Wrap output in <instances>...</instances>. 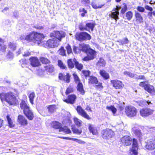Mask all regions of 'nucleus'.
Instances as JSON below:
<instances>
[{"mask_svg": "<svg viewBox=\"0 0 155 155\" xmlns=\"http://www.w3.org/2000/svg\"><path fill=\"white\" fill-rule=\"evenodd\" d=\"M124 74L127 76L129 77L132 78H134V79H135V78L136 77L135 76L137 75L136 74L132 73L131 72L127 71H124Z\"/></svg>", "mask_w": 155, "mask_h": 155, "instance_id": "32", "label": "nucleus"}, {"mask_svg": "<svg viewBox=\"0 0 155 155\" xmlns=\"http://www.w3.org/2000/svg\"><path fill=\"white\" fill-rule=\"evenodd\" d=\"M6 118L8 120V123L9 124V126L10 127H14V124H13L11 118H10L9 116L8 115H7L6 116Z\"/></svg>", "mask_w": 155, "mask_h": 155, "instance_id": "37", "label": "nucleus"}, {"mask_svg": "<svg viewBox=\"0 0 155 155\" xmlns=\"http://www.w3.org/2000/svg\"><path fill=\"white\" fill-rule=\"evenodd\" d=\"M0 97L2 101H5L11 105L16 103L15 97L12 92L0 93Z\"/></svg>", "mask_w": 155, "mask_h": 155, "instance_id": "3", "label": "nucleus"}, {"mask_svg": "<svg viewBox=\"0 0 155 155\" xmlns=\"http://www.w3.org/2000/svg\"><path fill=\"white\" fill-rule=\"evenodd\" d=\"M73 61L74 62L75 66L77 68L80 70H81L83 68V66L82 64H79L75 58L73 59Z\"/></svg>", "mask_w": 155, "mask_h": 155, "instance_id": "29", "label": "nucleus"}, {"mask_svg": "<svg viewBox=\"0 0 155 155\" xmlns=\"http://www.w3.org/2000/svg\"><path fill=\"white\" fill-rule=\"evenodd\" d=\"M98 82V81L96 77L93 76L90 77L89 81V83L97 84Z\"/></svg>", "mask_w": 155, "mask_h": 155, "instance_id": "30", "label": "nucleus"}, {"mask_svg": "<svg viewBox=\"0 0 155 155\" xmlns=\"http://www.w3.org/2000/svg\"><path fill=\"white\" fill-rule=\"evenodd\" d=\"M73 92V90L72 87H69L66 90L65 93L66 94H68L72 92Z\"/></svg>", "mask_w": 155, "mask_h": 155, "instance_id": "53", "label": "nucleus"}, {"mask_svg": "<svg viewBox=\"0 0 155 155\" xmlns=\"http://www.w3.org/2000/svg\"><path fill=\"white\" fill-rule=\"evenodd\" d=\"M20 62L22 64V67H23L24 66H22L23 65L27 64V63L25 59H22L20 61Z\"/></svg>", "mask_w": 155, "mask_h": 155, "instance_id": "60", "label": "nucleus"}, {"mask_svg": "<svg viewBox=\"0 0 155 155\" xmlns=\"http://www.w3.org/2000/svg\"><path fill=\"white\" fill-rule=\"evenodd\" d=\"M137 10L141 12H144L145 11L144 8L141 6H138L137 8Z\"/></svg>", "mask_w": 155, "mask_h": 155, "instance_id": "58", "label": "nucleus"}, {"mask_svg": "<svg viewBox=\"0 0 155 155\" xmlns=\"http://www.w3.org/2000/svg\"><path fill=\"white\" fill-rule=\"evenodd\" d=\"M30 64L33 67H37L39 66L40 64L38 59L35 57H31L29 59Z\"/></svg>", "mask_w": 155, "mask_h": 155, "instance_id": "14", "label": "nucleus"}, {"mask_svg": "<svg viewBox=\"0 0 155 155\" xmlns=\"http://www.w3.org/2000/svg\"><path fill=\"white\" fill-rule=\"evenodd\" d=\"M45 71L48 72L52 73L54 71V67L52 64H49L45 67Z\"/></svg>", "mask_w": 155, "mask_h": 155, "instance_id": "25", "label": "nucleus"}, {"mask_svg": "<svg viewBox=\"0 0 155 155\" xmlns=\"http://www.w3.org/2000/svg\"><path fill=\"white\" fill-rule=\"evenodd\" d=\"M125 112L127 116L131 117L135 116L137 112V110L134 107L128 106L126 107Z\"/></svg>", "mask_w": 155, "mask_h": 155, "instance_id": "5", "label": "nucleus"}, {"mask_svg": "<svg viewBox=\"0 0 155 155\" xmlns=\"http://www.w3.org/2000/svg\"><path fill=\"white\" fill-rule=\"evenodd\" d=\"M106 109L111 110L112 111V113L113 114H115L116 111L117 109H116L113 106H107V107L106 108Z\"/></svg>", "mask_w": 155, "mask_h": 155, "instance_id": "42", "label": "nucleus"}, {"mask_svg": "<svg viewBox=\"0 0 155 155\" xmlns=\"http://www.w3.org/2000/svg\"><path fill=\"white\" fill-rule=\"evenodd\" d=\"M145 148L148 150H153L155 148V143L154 140L150 139L148 140L145 146Z\"/></svg>", "mask_w": 155, "mask_h": 155, "instance_id": "15", "label": "nucleus"}, {"mask_svg": "<svg viewBox=\"0 0 155 155\" xmlns=\"http://www.w3.org/2000/svg\"><path fill=\"white\" fill-rule=\"evenodd\" d=\"M59 54L62 56H66L65 51L63 47H61L59 50Z\"/></svg>", "mask_w": 155, "mask_h": 155, "instance_id": "48", "label": "nucleus"}, {"mask_svg": "<svg viewBox=\"0 0 155 155\" xmlns=\"http://www.w3.org/2000/svg\"><path fill=\"white\" fill-rule=\"evenodd\" d=\"M144 90L151 94H153L155 91L154 87L148 84H147Z\"/></svg>", "mask_w": 155, "mask_h": 155, "instance_id": "20", "label": "nucleus"}, {"mask_svg": "<svg viewBox=\"0 0 155 155\" xmlns=\"http://www.w3.org/2000/svg\"><path fill=\"white\" fill-rule=\"evenodd\" d=\"M52 127L54 128L58 129L61 128V124L57 121H53L51 124Z\"/></svg>", "mask_w": 155, "mask_h": 155, "instance_id": "28", "label": "nucleus"}, {"mask_svg": "<svg viewBox=\"0 0 155 155\" xmlns=\"http://www.w3.org/2000/svg\"><path fill=\"white\" fill-rule=\"evenodd\" d=\"M145 82H140L139 84V86L142 87H144V89H145V87L147 85V84H146Z\"/></svg>", "mask_w": 155, "mask_h": 155, "instance_id": "63", "label": "nucleus"}, {"mask_svg": "<svg viewBox=\"0 0 155 155\" xmlns=\"http://www.w3.org/2000/svg\"><path fill=\"white\" fill-rule=\"evenodd\" d=\"M100 73L101 75L105 79H107L109 78V74L106 72L104 70H100Z\"/></svg>", "mask_w": 155, "mask_h": 155, "instance_id": "26", "label": "nucleus"}, {"mask_svg": "<svg viewBox=\"0 0 155 155\" xmlns=\"http://www.w3.org/2000/svg\"><path fill=\"white\" fill-rule=\"evenodd\" d=\"M66 48L67 51V53L68 54H69L72 52L71 47L69 45H68L66 46Z\"/></svg>", "mask_w": 155, "mask_h": 155, "instance_id": "52", "label": "nucleus"}, {"mask_svg": "<svg viewBox=\"0 0 155 155\" xmlns=\"http://www.w3.org/2000/svg\"><path fill=\"white\" fill-rule=\"evenodd\" d=\"M44 36L43 34L36 32H33L26 36L25 39L27 41H32L35 43L40 45L42 43Z\"/></svg>", "mask_w": 155, "mask_h": 155, "instance_id": "2", "label": "nucleus"}, {"mask_svg": "<svg viewBox=\"0 0 155 155\" xmlns=\"http://www.w3.org/2000/svg\"><path fill=\"white\" fill-rule=\"evenodd\" d=\"M40 61L43 64H47L50 62V61L47 58L41 57L40 58Z\"/></svg>", "mask_w": 155, "mask_h": 155, "instance_id": "40", "label": "nucleus"}, {"mask_svg": "<svg viewBox=\"0 0 155 155\" xmlns=\"http://www.w3.org/2000/svg\"><path fill=\"white\" fill-rule=\"evenodd\" d=\"M132 130H133V132L135 134H136L137 133L138 131H139V130H138V129L135 127H133V128H132Z\"/></svg>", "mask_w": 155, "mask_h": 155, "instance_id": "62", "label": "nucleus"}, {"mask_svg": "<svg viewBox=\"0 0 155 155\" xmlns=\"http://www.w3.org/2000/svg\"><path fill=\"white\" fill-rule=\"evenodd\" d=\"M110 82L113 87L116 89H122L124 86V84L122 82L117 80H111Z\"/></svg>", "mask_w": 155, "mask_h": 155, "instance_id": "9", "label": "nucleus"}, {"mask_svg": "<svg viewBox=\"0 0 155 155\" xmlns=\"http://www.w3.org/2000/svg\"><path fill=\"white\" fill-rule=\"evenodd\" d=\"M27 118L30 120H32L34 118V115L33 112L30 109L24 112Z\"/></svg>", "mask_w": 155, "mask_h": 155, "instance_id": "22", "label": "nucleus"}, {"mask_svg": "<svg viewBox=\"0 0 155 155\" xmlns=\"http://www.w3.org/2000/svg\"><path fill=\"white\" fill-rule=\"evenodd\" d=\"M79 29L81 31H83L84 30L88 31V30L86 28V25L85 26L82 23H80L79 25Z\"/></svg>", "mask_w": 155, "mask_h": 155, "instance_id": "46", "label": "nucleus"}, {"mask_svg": "<svg viewBox=\"0 0 155 155\" xmlns=\"http://www.w3.org/2000/svg\"><path fill=\"white\" fill-rule=\"evenodd\" d=\"M76 98V96L74 95H71L68 96V98L64 100V101L67 103L73 104L75 103Z\"/></svg>", "mask_w": 155, "mask_h": 155, "instance_id": "17", "label": "nucleus"}, {"mask_svg": "<svg viewBox=\"0 0 155 155\" xmlns=\"http://www.w3.org/2000/svg\"><path fill=\"white\" fill-rule=\"evenodd\" d=\"M48 111L50 113L54 112L56 109V106L54 105H52L49 106L48 107Z\"/></svg>", "mask_w": 155, "mask_h": 155, "instance_id": "36", "label": "nucleus"}, {"mask_svg": "<svg viewBox=\"0 0 155 155\" xmlns=\"http://www.w3.org/2000/svg\"><path fill=\"white\" fill-rule=\"evenodd\" d=\"M89 130L91 133L93 134L97 135L98 134L97 130V128L93 125L89 124Z\"/></svg>", "mask_w": 155, "mask_h": 155, "instance_id": "23", "label": "nucleus"}, {"mask_svg": "<svg viewBox=\"0 0 155 155\" xmlns=\"http://www.w3.org/2000/svg\"><path fill=\"white\" fill-rule=\"evenodd\" d=\"M123 6L121 10V13L122 14H124L127 9V5L125 3L123 4Z\"/></svg>", "mask_w": 155, "mask_h": 155, "instance_id": "50", "label": "nucleus"}, {"mask_svg": "<svg viewBox=\"0 0 155 155\" xmlns=\"http://www.w3.org/2000/svg\"><path fill=\"white\" fill-rule=\"evenodd\" d=\"M97 64L98 66L104 67L106 64L104 60L102 58H100L97 62Z\"/></svg>", "mask_w": 155, "mask_h": 155, "instance_id": "31", "label": "nucleus"}, {"mask_svg": "<svg viewBox=\"0 0 155 155\" xmlns=\"http://www.w3.org/2000/svg\"><path fill=\"white\" fill-rule=\"evenodd\" d=\"M17 122L19 124L22 126H26L28 124L27 120L23 115H19L17 119Z\"/></svg>", "mask_w": 155, "mask_h": 155, "instance_id": "11", "label": "nucleus"}, {"mask_svg": "<svg viewBox=\"0 0 155 155\" xmlns=\"http://www.w3.org/2000/svg\"><path fill=\"white\" fill-rule=\"evenodd\" d=\"M135 15L136 18V21L137 22L140 23L143 22V18L140 13L138 12H135Z\"/></svg>", "mask_w": 155, "mask_h": 155, "instance_id": "24", "label": "nucleus"}, {"mask_svg": "<svg viewBox=\"0 0 155 155\" xmlns=\"http://www.w3.org/2000/svg\"><path fill=\"white\" fill-rule=\"evenodd\" d=\"M72 140L76 141L80 144H83L85 143V142L81 140L76 138H72Z\"/></svg>", "mask_w": 155, "mask_h": 155, "instance_id": "51", "label": "nucleus"}, {"mask_svg": "<svg viewBox=\"0 0 155 155\" xmlns=\"http://www.w3.org/2000/svg\"><path fill=\"white\" fill-rule=\"evenodd\" d=\"M87 53V56L85 57L83 59L84 61H88L93 60L96 55V52L91 48L89 50Z\"/></svg>", "mask_w": 155, "mask_h": 155, "instance_id": "8", "label": "nucleus"}, {"mask_svg": "<svg viewBox=\"0 0 155 155\" xmlns=\"http://www.w3.org/2000/svg\"><path fill=\"white\" fill-rule=\"evenodd\" d=\"M58 66L62 69H64L66 68V66L63 64V62L60 60L58 61Z\"/></svg>", "mask_w": 155, "mask_h": 155, "instance_id": "44", "label": "nucleus"}, {"mask_svg": "<svg viewBox=\"0 0 155 155\" xmlns=\"http://www.w3.org/2000/svg\"><path fill=\"white\" fill-rule=\"evenodd\" d=\"M121 141L123 144L126 146L130 145L132 142V146L130 149V155H137L138 146L136 140L135 139H133L129 136H126L121 138Z\"/></svg>", "mask_w": 155, "mask_h": 155, "instance_id": "1", "label": "nucleus"}, {"mask_svg": "<svg viewBox=\"0 0 155 155\" xmlns=\"http://www.w3.org/2000/svg\"><path fill=\"white\" fill-rule=\"evenodd\" d=\"M59 44V41L57 39L53 38L48 40L44 44V46L46 48H55L58 47Z\"/></svg>", "mask_w": 155, "mask_h": 155, "instance_id": "4", "label": "nucleus"}, {"mask_svg": "<svg viewBox=\"0 0 155 155\" xmlns=\"http://www.w3.org/2000/svg\"><path fill=\"white\" fill-rule=\"evenodd\" d=\"M74 122L75 125L78 127H80L81 126L82 121L77 118L74 119Z\"/></svg>", "mask_w": 155, "mask_h": 155, "instance_id": "35", "label": "nucleus"}, {"mask_svg": "<svg viewBox=\"0 0 155 155\" xmlns=\"http://www.w3.org/2000/svg\"><path fill=\"white\" fill-rule=\"evenodd\" d=\"M77 111L79 114L87 119H90V118L86 112L80 106H78L76 109Z\"/></svg>", "mask_w": 155, "mask_h": 155, "instance_id": "12", "label": "nucleus"}, {"mask_svg": "<svg viewBox=\"0 0 155 155\" xmlns=\"http://www.w3.org/2000/svg\"><path fill=\"white\" fill-rule=\"evenodd\" d=\"M126 16L128 20H130L133 17L132 12L131 11L127 12L126 14Z\"/></svg>", "mask_w": 155, "mask_h": 155, "instance_id": "43", "label": "nucleus"}, {"mask_svg": "<svg viewBox=\"0 0 155 155\" xmlns=\"http://www.w3.org/2000/svg\"><path fill=\"white\" fill-rule=\"evenodd\" d=\"M55 34V38L57 39L59 41V42L61 41V39L62 38L65 37L66 35L65 33L62 31H56Z\"/></svg>", "mask_w": 155, "mask_h": 155, "instance_id": "16", "label": "nucleus"}, {"mask_svg": "<svg viewBox=\"0 0 155 155\" xmlns=\"http://www.w3.org/2000/svg\"><path fill=\"white\" fill-rule=\"evenodd\" d=\"M45 72L41 69H39L38 71V74L40 76H42L45 75Z\"/></svg>", "mask_w": 155, "mask_h": 155, "instance_id": "57", "label": "nucleus"}, {"mask_svg": "<svg viewBox=\"0 0 155 155\" xmlns=\"http://www.w3.org/2000/svg\"><path fill=\"white\" fill-rule=\"evenodd\" d=\"M35 97V95L34 92H32L29 96V100L31 103L33 104V103L34 99Z\"/></svg>", "mask_w": 155, "mask_h": 155, "instance_id": "41", "label": "nucleus"}, {"mask_svg": "<svg viewBox=\"0 0 155 155\" xmlns=\"http://www.w3.org/2000/svg\"><path fill=\"white\" fill-rule=\"evenodd\" d=\"M20 107L23 110V112L28 110L30 109L27 103L25 101L23 100L21 101L20 104Z\"/></svg>", "mask_w": 155, "mask_h": 155, "instance_id": "21", "label": "nucleus"}, {"mask_svg": "<svg viewBox=\"0 0 155 155\" xmlns=\"http://www.w3.org/2000/svg\"><path fill=\"white\" fill-rule=\"evenodd\" d=\"M117 42L120 43V45H123L124 44H128L129 41L127 38H125L123 40H118Z\"/></svg>", "mask_w": 155, "mask_h": 155, "instance_id": "34", "label": "nucleus"}, {"mask_svg": "<svg viewBox=\"0 0 155 155\" xmlns=\"http://www.w3.org/2000/svg\"><path fill=\"white\" fill-rule=\"evenodd\" d=\"M59 131H62L66 134H69L71 132L70 129L66 126H64L62 127H61L59 129Z\"/></svg>", "mask_w": 155, "mask_h": 155, "instance_id": "33", "label": "nucleus"}, {"mask_svg": "<svg viewBox=\"0 0 155 155\" xmlns=\"http://www.w3.org/2000/svg\"><path fill=\"white\" fill-rule=\"evenodd\" d=\"M34 28L37 29L42 30L43 29V27L39 25H35L34 26Z\"/></svg>", "mask_w": 155, "mask_h": 155, "instance_id": "64", "label": "nucleus"}, {"mask_svg": "<svg viewBox=\"0 0 155 155\" xmlns=\"http://www.w3.org/2000/svg\"><path fill=\"white\" fill-rule=\"evenodd\" d=\"M83 73L86 77H87L90 75L91 73L88 71H84Z\"/></svg>", "mask_w": 155, "mask_h": 155, "instance_id": "59", "label": "nucleus"}, {"mask_svg": "<svg viewBox=\"0 0 155 155\" xmlns=\"http://www.w3.org/2000/svg\"><path fill=\"white\" fill-rule=\"evenodd\" d=\"M102 137L105 139H109L113 137L114 132L111 129H106L102 130L101 132Z\"/></svg>", "mask_w": 155, "mask_h": 155, "instance_id": "6", "label": "nucleus"}, {"mask_svg": "<svg viewBox=\"0 0 155 155\" xmlns=\"http://www.w3.org/2000/svg\"><path fill=\"white\" fill-rule=\"evenodd\" d=\"M75 37L77 40L80 41L89 40L91 38L90 35L86 32L77 33L75 35Z\"/></svg>", "mask_w": 155, "mask_h": 155, "instance_id": "7", "label": "nucleus"}, {"mask_svg": "<svg viewBox=\"0 0 155 155\" xmlns=\"http://www.w3.org/2000/svg\"><path fill=\"white\" fill-rule=\"evenodd\" d=\"M94 26L95 25L93 23H89L86 24V28H87V27L91 29L92 31H93Z\"/></svg>", "mask_w": 155, "mask_h": 155, "instance_id": "39", "label": "nucleus"}, {"mask_svg": "<svg viewBox=\"0 0 155 155\" xmlns=\"http://www.w3.org/2000/svg\"><path fill=\"white\" fill-rule=\"evenodd\" d=\"M145 78L144 75H140L138 76V77H136L135 78V79H145Z\"/></svg>", "mask_w": 155, "mask_h": 155, "instance_id": "61", "label": "nucleus"}, {"mask_svg": "<svg viewBox=\"0 0 155 155\" xmlns=\"http://www.w3.org/2000/svg\"><path fill=\"white\" fill-rule=\"evenodd\" d=\"M77 90L79 92L82 94L84 93V91L83 88V85L81 83L79 82L77 85Z\"/></svg>", "mask_w": 155, "mask_h": 155, "instance_id": "27", "label": "nucleus"}, {"mask_svg": "<svg viewBox=\"0 0 155 155\" xmlns=\"http://www.w3.org/2000/svg\"><path fill=\"white\" fill-rule=\"evenodd\" d=\"M90 49L89 45L84 44L80 45L78 48L79 51H82L85 53L87 52Z\"/></svg>", "mask_w": 155, "mask_h": 155, "instance_id": "18", "label": "nucleus"}, {"mask_svg": "<svg viewBox=\"0 0 155 155\" xmlns=\"http://www.w3.org/2000/svg\"><path fill=\"white\" fill-rule=\"evenodd\" d=\"M72 130L74 133L77 134H81L82 132V130L81 129H78L75 128H73Z\"/></svg>", "mask_w": 155, "mask_h": 155, "instance_id": "47", "label": "nucleus"}, {"mask_svg": "<svg viewBox=\"0 0 155 155\" xmlns=\"http://www.w3.org/2000/svg\"><path fill=\"white\" fill-rule=\"evenodd\" d=\"M70 76L68 73L66 74V75L60 74L59 75V78L60 80L65 81L67 83L70 82Z\"/></svg>", "mask_w": 155, "mask_h": 155, "instance_id": "19", "label": "nucleus"}, {"mask_svg": "<svg viewBox=\"0 0 155 155\" xmlns=\"http://www.w3.org/2000/svg\"><path fill=\"white\" fill-rule=\"evenodd\" d=\"M73 76L74 77V79L76 83H79V82H80V80L78 78V77L76 74L75 73L73 74Z\"/></svg>", "mask_w": 155, "mask_h": 155, "instance_id": "56", "label": "nucleus"}, {"mask_svg": "<svg viewBox=\"0 0 155 155\" xmlns=\"http://www.w3.org/2000/svg\"><path fill=\"white\" fill-rule=\"evenodd\" d=\"M6 48V46L4 44H0V51L4 52L5 51Z\"/></svg>", "mask_w": 155, "mask_h": 155, "instance_id": "54", "label": "nucleus"}, {"mask_svg": "<svg viewBox=\"0 0 155 155\" xmlns=\"http://www.w3.org/2000/svg\"><path fill=\"white\" fill-rule=\"evenodd\" d=\"M7 58L10 59H12L13 58V55L12 52L9 51L7 56Z\"/></svg>", "mask_w": 155, "mask_h": 155, "instance_id": "55", "label": "nucleus"}, {"mask_svg": "<svg viewBox=\"0 0 155 155\" xmlns=\"http://www.w3.org/2000/svg\"><path fill=\"white\" fill-rule=\"evenodd\" d=\"M68 67L70 68H72L74 67V63L73 60L72 61L71 59H69L68 61Z\"/></svg>", "mask_w": 155, "mask_h": 155, "instance_id": "38", "label": "nucleus"}, {"mask_svg": "<svg viewBox=\"0 0 155 155\" xmlns=\"http://www.w3.org/2000/svg\"><path fill=\"white\" fill-rule=\"evenodd\" d=\"M118 9L116 8L113 10V12H110L109 14V16L112 18H113L116 20V21L117 19H119L118 15L119 12Z\"/></svg>", "mask_w": 155, "mask_h": 155, "instance_id": "13", "label": "nucleus"}, {"mask_svg": "<svg viewBox=\"0 0 155 155\" xmlns=\"http://www.w3.org/2000/svg\"><path fill=\"white\" fill-rule=\"evenodd\" d=\"M153 110L150 108H145L140 111V114L143 117H146L153 114Z\"/></svg>", "mask_w": 155, "mask_h": 155, "instance_id": "10", "label": "nucleus"}, {"mask_svg": "<svg viewBox=\"0 0 155 155\" xmlns=\"http://www.w3.org/2000/svg\"><path fill=\"white\" fill-rule=\"evenodd\" d=\"M91 5L93 8H101L102 5H99L96 4L94 1H92L91 3Z\"/></svg>", "mask_w": 155, "mask_h": 155, "instance_id": "49", "label": "nucleus"}, {"mask_svg": "<svg viewBox=\"0 0 155 155\" xmlns=\"http://www.w3.org/2000/svg\"><path fill=\"white\" fill-rule=\"evenodd\" d=\"M9 48H10L11 49L13 50H15L16 48V45L15 43L9 42L8 44Z\"/></svg>", "mask_w": 155, "mask_h": 155, "instance_id": "45", "label": "nucleus"}]
</instances>
